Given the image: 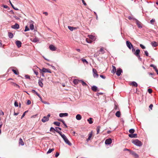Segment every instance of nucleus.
Instances as JSON below:
<instances>
[{
    "label": "nucleus",
    "mask_w": 158,
    "mask_h": 158,
    "mask_svg": "<svg viewBox=\"0 0 158 158\" xmlns=\"http://www.w3.org/2000/svg\"><path fill=\"white\" fill-rule=\"evenodd\" d=\"M60 135L61 136V137L64 139V142L66 144H68L69 146H71L72 145V143L69 142L65 135L62 134V133L60 134Z\"/></svg>",
    "instance_id": "nucleus-1"
},
{
    "label": "nucleus",
    "mask_w": 158,
    "mask_h": 158,
    "mask_svg": "<svg viewBox=\"0 0 158 158\" xmlns=\"http://www.w3.org/2000/svg\"><path fill=\"white\" fill-rule=\"evenodd\" d=\"M132 143L135 145L139 147L141 146L143 144L142 143L137 139L132 140Z\"/></svg>",
    "instance_id": "nucleus-2"
},
{
    "label": "nucleus",
    "mask_w": 158,
    "mask_h": 158,
    "mask_svg": "<svg viewBox=\"0 0 158 158\" xmlns=\"http://www.w3.org/2000/svg\"><path fill=\"white\" fill-rule=\"evenodd\" d=\"M93 73L94 77L97 78L98 77V75L97 73V70L95 69H93Z\"/></svg>",
    "instance_id": "nucleus-3"
},
{
    "label": "nucleus",
    "mask_w": 158,
    "mask_h": 158,
    "mask_svg": "<svg viewBox=\"0 0 158 158\" xmlns=\"http://www.w3.org/2000/svg\"><path fill=\"white\" fill-rule=\"evenodd\" d=\"M41 71L43 73H51V71L49 69H46L45 68H43L42 69H40Z\"/></svg>",
    "instance_id": "nucleus-4"
},
{
    "label": "nucleus",
    "mask_w": 158,
    "mask_h": 158,
    "mask_svg": "<svg viewBox=\"0 0 158 158\" xmlns=\"http://www.w3.org/2000/svg\"><path fill=\"white\" fill-rule=\"evenodd\" d=\"M133 19L135 20L136 23L139 28H141L142 27V26L141 25L140 22L139 21L135 19Z\"/></svg>",
    "instance_id": "nucleus-5"
},
{
    "label": "nucleus",
    "mask_w": 158,
    "mask_h": 158,
    "mask_svg": "<svg viewBox=\"0 0 158 158\" xmlns=\"http://www.w3.org/2000/svg\"><path fill=\"white\" fill-rule=\"evenodd\" d=\"M126 45L128 48L131 49V47L133 46L130 42L128 41H126Z\"/></svg>",
    "instance_id": "nucleus-6"
},
{
    "label": "nucleus",
    "mask_w": 158,
    "mask_h": 158,
    "mask_svg": "<svg viewBox=\"0 0 158 158\" xmlns=\"http://www.w3.org/2000/svg\"><path fill=\"white\" fill-rule=\"evenodd\" d=\"M122 72V70L121 69L119 68L116 71V74L118 76H119L120 75L121 73Z\"/></svg>",
    "instance_id": "nucleus-7"
},
{
    "label": "nucleus",
    "mask_w": 158,
    "mask_h": 158,
    "mask_svg": "<svg viewBox=\"0 0 158 158\" xmlns=\"http://www.w3.org/2000/svg\"><path fill=\"white\" fill-rule=\"evenodd\" d=\"M50 49L52 51L56 50V48L53 45L51 44L49 46Z\"/></svg>",
    "instance_id": "nucleus-8"
},
{
    "label": "nucleus",
    "mask_w": 158,
    "mask_h": 158,
    "mask_svg": "<svg viewBox=\"0 0 158 158\" xmlns=\"http://www.w3.org/2000/svg\"><path fill=\"white\" fill-rule=\"evenodd\" d=\"M112 143V140L110 138L106 139L105 141V143L106 144H110Z\"/></svg>",
    "instance_id": "nucleus-9"
},
{
    "label": "nucleus",
    "mask_w": 158,
    "mask_h": 158,
    "mask_svg": "<svg viewBox=\"0 0 158 158\" xmlns=\"http://www.w3.org/2000/svg\"><path fill=\"white\" fill-rule=\"evenodd\" d=\"M43 80V79L42 78H40L39 80L38 84L41 87H42L43 86V84L42 82V81Z\"/></svg>",
    "instance_id": "nucleus-10"
},
{
    "label": "nucleus",
    "mask_w": 158,
    "mask_h": 158,
    "mask_svg": "<svg viewBox=\"0 0 158 158\" xmlns=\"http://www.w3.org/2000/svg\"><path fill=\"white\" fill-rule=\"evenodd\" d=\"M11 28L15 29H18L19 28V25L17 23H15L14 25L11 26Z\"/></svg>",
    "instance_id": "nucleus-11"
},
{
    "label": "nucleus",
    "mask_w": 158,
    "mask_h": 158,
    "mask_svg": "<svg viewBox=\"0 0 158 158\" xmlns=\"http://www.w3.org/2000/svg\"><path fill=\"white\" fill-rule=\"evenodd\" d=\"M68 115L67 113H61L59 114V115L60 117H63L67 116Z\"/></svg>",
    "instance_id": "nucleus-12"
},
{
    "label": "nucleus",
    "mask_w": 158,
    "mask_h": 158,
    "mask_svg": "<svg viewBox=\"0 0 158 158\" xmlns=\"http://www.w3.org/2000/svg\"><path fill=\"white\" fill-rule=\"evenodd\" d=\"M15 43H16L17 46L18 48H19L21 47L22 43L20 41H19V40L16 41L15 42Z\"/></svg>",
    "instance_id": "nucleus-13"
},
{
    "label": "nucleus",
    "mask_w": 158,
    "mask_h": 158,
    "mask_svg": "<svg viewBox=\"0 0 158 158\" xmlns=\"http://www.w3.org/2000/svg\"><path fill=\"white\" fill-rule=\"evenodd\" d=\"M49 118L46 116H44L41 120L42 121L43 123H45L48 121Z\"/></svg>",
    "instance_id": "nucleus-14"
},
{
    "label": "nucleus",
    "mask_w": 158,
    "mask_h": 158,
    "mask_svg": "<svg viewBox=\"0 0 158 158\" xmlns=\"http://www.w3.org/2000/svg\"><path fill=\"white\" fill-rule=\"evenodd\" d=\"M59 130H61V128L59 127H55V131H56L57 133H58L59 134H60H60H61L62 133L61 132L59 131Z\"/></svg>",
    "instance_id": "nucleus-15"
},
{
    "label": "nucleus",
    "mask_w": 158,
    "mask_h": 158,
    "mask_svg": "<svg viewBox=\"0 0 158 158\" xmlns=\"http://www.w3.org/2000/svg\"><path fill=\"white\" fill-rule=\"evenodd\" d=\"M128 136L130 137L131 138H136L137 137V134H129Z\"/></svg>",
    "instance_id": "nucleus-16"
},
{
    "label": "nucleus",
    "mask_w": 158,
    "mask_h": 158,
    "mask_svg": "<svg viewBox=\"0 0 158 158\" xmlns=\"http://www.w3.org/2000/svg\"><path fill=\"white\" fill-rule=\"evenodd\" d=\"M11 83L12 85H13V86H14L16 87V88H19V89L20 88V86L19 85H18V84H16V83H15L14 82H11Z\"/></svg>",
    "instance_id": "nucleus-17"
},
{
    "label": "nucleus",
    "mask_w": 158,
    "mask_h": 158,
    "mask_svg": "<svg viewBox=\"0 0 158 158\" xmlns=\"http://www.w3.org/2000/svg\"><path fill=\"white\" fill-rule=\"evenodd\" d=\"M130 153L136 158H138L139 157L138 155L134 151H131Z\"/></svg>",
    "instance_id": "nucleus-18"
},
{
    "label": "nucleus",
    "mask_w": 158,
    "mask_h": 158,
    "mask_svg": "<svg viewBox=\"0 0 158 158\" xmlns=\"http://www.w3.org/2000/svg\"><path fill=\"white\" fill-rule=\"evenodd\" d=\"M81 116L80 114H78L76 116V118L77 120H80L81 119Z\"/></svg>",
    "instance_id": "nucleus-19"
},
{
    "label": "nucleus",
    "mask_w": 158,
    "mask_h": 158,
    "mask_svg": "<svg viewBox=\"0 0 158 158\" xmlns=\"http://www.w3.org/2000/svg\"><path fill=\"white\" fill-rule=\"evenodd\" d=\"M140 50L139 49H137L134 53V54L136 56L139 55Z\"/></svg>",
    "instance_id": "nucleus-20"
},
{
    "label": "nucleus",
    "mask_w": 158,
    "mask_h": 158,
    "mask_svg": "<svg viewBox=\"0 0 158 158\" xmlns=\"http://www.w3.org/2000/svg\"><path fill=\"white\" fill-rule=\"evenodd\" d=\"M79 82H80V80H78L77 79H74L73 81V83L75 85H77Z\"/></svg>",
    "instance_id": "nucleus-21"
},
{
    "label": "nucleus",
    "mask_w": 158,
    "mask_h": 158,
    "mask_svg": "<svg viewBox=\"0 0 158 158\" xmlns=\"http://www.w3.org/2000/svg\"><path fill=\"white\" fill-rule=\"evenodd\" d=\"M91 89L92 90L96 92L97 91L98 88L95 85H93L91 88Z\"/></svg>",
    "instance_id": "nucleus-22"
},
{
    "label": "nucleus",
    "mask_w": 158,
    "mask_h": 158,
    "mask_svg": "<svg viewBox=\"0 0 158 158\" xmlns=\"http://www.w3.org/2000/svg\"><path fill=\"white\" fill-rule=\"evenodd\" d=\"M131 85L133 86H135V87H137L138 86V84H137V83L135 82V81H132V82L131 83Z\"/></svg>",
    "instance_id": "nucleus-23"
},
{
    "label": "nucleus",
    "mask_w": 158,
    "mask_h": 158,
    "mask_svg": "<svg viewBox=\"0 0 158 158\" xmlns=\"http://www.w3.org/2000/svg\"><path fill=\"white\" fill-rule=\"evenodd\" d=\"M151 44L152 47H156L157 46V44L156 42L155 41H153L151 43Z\"/></svg>",
    "instance_id": "nucleus-24"
},
{
    "label": "nucleus",
    "mask_w": 158,
    "mask_h": 158,
    "mask_svg": "<svg viewBox=\"0 0 158 158\" xmlns=\"http://www.w3.org/2000/svg\"><path fill=\"white\" fill-rule=\"evenodd\" d=\"M19 143L22 146H23L24 145V142L23 141L22 139L21 138L19 139Z\"/></svg>",
    "instance_id": "nucleus-25"
},
{
    "label": "nucleus",
    "mask_w": 158,
    "mask_h": 158,
    "mask_svg": "<svg viewBox=\"0 0 158 158\" xmlns=\"http://www.w3.org/2000/svg\"><path fill=\"white\" fill-rule=\"evenodd\" d=\"M92 118H90L87 119V121L90 124H91L93 123V121H92Z\"/></svg>",
    "instance_id": "nucleus-26"
},
{
    "label": "nucleus",
    "mask_w": 158,
    "mask_h": 158,
    "mask_svg": "<svg viewBox=\"0 0 158 158\" xmlns=\"http://www.w3.org/2000/svg\"><path fill=\"white\" fill-rule=\"evenodd\" d=\"M112 68H113V69H112V71H111V73H114L116 72V68L114 66H113V65H112Z\"/></svg>",
    "instance_id": "nucleus-27"
},
{
    "label": "nucleus",
    "mask_w": 158,
    "mask_h": 158,
    "mask_svg": "<svg viewBox=\"0 0 158 158\" xmlns=\"http://www.w3.org/2000/svg\"><path fill=\"white\" fill-rule=\"evenodd\" d=\"M120 111H118L115 114L116 116L118 117H119L120 116Z\"/></svg>",
    "instance_id": "nucleus-28"
},
{
    "label": "nucleus",
    "mask_w": 158,
    "mask_h": 158,
    "mask_svg": "<svg viewBox=\"0 0 158 158\" xmlns=\"http://www.w3.org/2000/svg\"><path fill=\"white\" fill-rule=\"evenodd\" d=\"M68 28L71 31H73V30L76 29L75 27H74L70 26H68Z\"/></svg>",
    "instance_id": "nucleus-29"
},
{
    "label": "nucleus",
    "mask_w": 158,
    "mask_h": 158,
    "mask_svg": "<svg viewBox=\"0 0 158 158\" xmlns=\"http://www.w3.org/2000/svg\"><path fill=\"white\" fill-rule=\"evenodd\" d=\"M8 35L9 37L10 38H13V35L12 33L10 32H9L8 33Z\"/></svg>",
    "instance_id": "nucleus-30"
},
{
    "label": "nucleus",
    "mask_w": 158,
    "mask_h": 158,
    "mask_svg": "<svg viewBox=\"0 0 158 158\" xmlns=\"http://www.w3.org/2000/svg\"><path fill=\"white\" fill-rule=\"evenodd\" d=\"M29 27L31 30H33L34 28V26L33 23H30L29 25Z\"/></svg>",
    "instance_id": "nucleus-31"
},
{
    "label": "nucleus",
    "mask_w": 158,
    "mask_h": 158,
    "mask_svg": "<svg viewBox=\"0 0 158 158\" xmlns=\"http://www.w3.org/2000/svg\"><path fill=\"white\" fill-rule=\"evenodd\" d=\"M32 91L33 93H34L38 97H40V95L37 92H36L35 90H34V89L32 90Z\"/></svg>",
    "instance_id": "nucleus-32"
},
{
    "label": "nucleus",
    "mask_w": 158,
    "mask_h": 158,
    "mask_svg": "<svg viewBox=\"0 0 158 158\" xmlns=\"http://www.w3.org/2000/svg\"><path fill=\"white\" fill-rule=\"evenodd\" d=\"M80 82H81L82 84V85L83 86H85H85H86V85H87V84L84 81H83L82 80H80Z\"/></svg>",
    "instance_id": "nucleus-33"
},
{
    "label": "nucleus",
    "mask_w": 158,
    "mask_h": 158,
    "mask_svg": "<svg viewBox=\"0 0 158 158\" xmlns=\"http://www.w3.org/2000/svg\"><path fill=\"white\" fill-rule=\"evenodd\" d=\"M53 124H55V125L58 126H60V123L57 122H54Z\"/></svg>",
    "instance_id": "nucleus-34"
},
{
    "label": "nucleus",
    "mask_w": 158,
    "mask_h": 158,
    "mask_svg": "<svg viewBox=\"0 0 158 158\" xmlns=\"http://www.w3.org/2000/svg\"><path fill=\"white\" fill-rule=\"evenodd\" d=\"M54 150V148L49 149L48 151L47 152V154L51 153Z\"/></svg>",
    "instance_id": "nucleus-35"
},
{
    "label": "nucleus",
    "mask_w": 158,
    "mask_h": 158,
    "mask_svg": "<svg viewBox=\"0 0 158 158\" xmlns=\"http://www.w3.org/2000/svg\"><path fill=\"white\" fill-rule=\"evenodd\" d=\"M92 134L91 133L89 134L88 137V139H87V141L89 140L92 137Z\"/></svg>",
    "instance_id": "nucleus-36"
},
{
    "label": "nucleus",
    "mask_w": 158,
    "mask_h": 158,
    "mask_svg": "<svg viewBox=\"0 0 158 158\" xmlns=\"http://www.w3.org/2000/svg\"><path fill=\"white\" fill-rule=\"evenodd\" d=\"M129 131L131 133V134H133L135 132V130L133 129H131L129 130Z\"/></svg>",
    "instance_id": "nucleus-37"
},
{
    "label": "nucleus",
    "mask_w": 158,
    "mask_h": 158,
    "mask_svg": "<svg viewBox=\"0 0 158 158\" xmlns=\"http://www.w3.org/2000/svg\"><path fill=\"white\" fill-rule=\"evenodd\" d=\"M100 126H98L97 127V134H98L99 132L100 129Z\"/></svg>",
    "instance_id": "nucleus-38"
},
{
    "label": "nucleus",
    "mask_w": 158,
    "mask_h": 158,
    "mask_svg": "<svg viewBox=\"0 0 158 158\" xmlns=\"http://www.w3.org/2000/svg\"><path fill=\"white\" fill-rule=\"evenodd\" d=\"M150 67H153L155 70L157 69V68L156 66L153 64H151L150 65Z\"/></svg>",
    "instance_id": "nucleus-39"
},
{
    "label": "nucleus",
    "mask_w": 158,
    "mask_h": 158,
    "mask_svg": "<svg viewBox=\"0 0 158 158\" xmlns=\"http://www.w3.org/2000/svg\"><path fill=\"white\" fill-rule=\"evenodd\" d=\"M39 41V40L38 39V38H35L33 39V41L34 42L36 43Z\"/></svg>",
    "instance_id": "nucleus-40"
},
{
    "label": "nucleus",
    "mask_w": 158,
    "mask_h": 158,
    "mask_svg": "<svg viewBox=\"0 0 158 158\" xmlns=\"http://www.w3.org/2000/svg\"><path fill=\"white\" fill-rule=\"evenodd\" d=\"M81 60L83 63H86V64H88V62L85 59L82 58Z\"/></svg>",
    "instance_id": "nucleus-41"
},
{
    "label": "nucleus",
    "mask_w": 158,
    "mask_h": 158,
    "mask_svg": "<svg viewBox=\"0 0 158 158\" xmlns=\"http://www.w3.org/2000/svg\"><path fill=\"white\" fill-rule=\"evenodd\" d=\"M12 71L15 75H18L19 74V73L17 72L15 70L13 69Z\"/></svg>",
    "instance_id": "nucleus-42"
},
{
    "label": "nucleus",
    "mask_w": 158,
    "mask_h": 158,
    "mask_svg": "<svg viewBox=\"0 0 158 158\" xmlns=\"http://www.w3.org/2000/svg\"><path fill=\"white\" fill-rule=\"evenodd\" d=\"M29 30V29L28 28V27L27 26H26L25 27V29L24 30V31L26 32V31H28Z\"/></svg>",
    "instance_id": "nucleus-43"
},
{
    "label": "nucleus",
    "mask_w": 158,
    "mask_h": 158,
    "mask_svg": "<svg viewBox=\"0 0 158 158\" xmlns=\"http://www.w3.org/2000/svg\"><path fill=\"white\" fill-rule=\"evenodd\" d=\"M100 51L102 52V53L103 54L104 53V51L102 48H101L100 49Z\"/></svg>",
    "instance_id": "nucleus-44"
},
{
    "label": "nucleus",
    "mask_w": 158,
    "mask_h": 158,
    "mask_svg": "<svg viewBox=\"0 0 158 158\" xmlns=\"http://www.w3.org/2000/svg\"><path fill=\"white\" fill-rule=\"evenodd\" d=\"M86 42L89 43H91L92 42V41L89 40L88 39H86Z\"/></svg>",
    "instance_id": "nucleus-45"
},
{
    "label": "nucleus",
    "mask_w": 158,
    "mask_h": 158,
    "mask_svg": "<svg viewBox=\"0 0 158 158\" xmlns=\"http://www.w3.org/2000/svg\"><path fill=\"white\" fill-rule=\"evenodd\" d=\"M148 92L149 94H151L152 92V89H151L150 88L148 89Z\"/></svg>",
    "instance_id": "nucleus-46"
},
{
    "label": "nucleus",
    "mask_w": 158,
    "mask_h": 158,
    "mask_svg": "<svg viewBox=\"0 0 158 158\" xmlns=\"http://www.w3.org/2000/svg\"><path fill=\"white\" fill-rule=\"evenodd\" d=\"M31 104V101L30 100H27V104L28 105H30Z\"/></svg>",
    "instance_id": "nucleus-47"
},
{
    "label": "nucleus",
    "mask_w": 158,
    "mask_h": 158,
    "mask_svg": "<svg viewBox=\"0 0 158 158\" xmlns=\"http://www.w3.org/2000/svg\"><path fill=\"white\" fill-rule=\"evenodd\" d=\"M140 46L143 49H145V47L142 44H140Z\"/></svg>",
    "instance_id": "nucleus-48"
},
{
    "label": "nucleus",
    "mask_w": 158,
    "mask_h": 158,
    "mask_svg": "<svg viewBox=\"0 0 158 158\" xmlns=\"http://www.w3.org/2000/svg\"><path fill=\"white\" fill-rule=\"evenodd\" d=\"M88 37L89 38L93 39L94 38V36L92 35H89Z\"/></svg>",
    "instance_id": "nucleus-49"
},
{
    "label": "nucleus",
    "mask_w": 158,
    "mask_h": 158,
    "mask_svg": "<svg viewBox=\"0 0 158 158\" xmlns=\"http://www.w3.org/2000/svg\"><path fill=\"white\" fill-rule=\"evenodd\" d=\"M50 131H55V128H54L53 127H51V128L50 129Z\"/></svg>",
    "instance_id": "nucleus-50"
},
{
    "label": "nucleus",
    "mask_w": 158,
    "mask_h": 158,
    "mask_svg": "<svg viewBox=\"0 0 158 158\" xmlns=\"http://www.w3.org/2000/svg\"><path fill=\"white\" fill-rule=\"evenodd\" d=\"M14 105L16 107H18V103L16 101L15 102Z\"/></svg>",
    "instance_id": "nucleus-51"
},
{
    "label": "nucleus",
    "mask_w": 158,
    "mask_h": 158,
    "mask_svg": "<svg viewBox=\"0 0 158 158\" xmlns=\"http://www.w3.org/2000/svg\"><path fill=\"white\" fill-rule=\"evenodd\" d=\"M144 52H145V55H146V56H148V53L147 51H145Z\"/></svg>",
    "instance_id": "nucleus-52"
},
{
    "label": "nucleus",
    "mask_w": 158,
    "mask_h": 158,
    "mask_svg": "<svg viewBox=\"0 0 158 158\" xmlns=\"http://www.w3.org/2000/svg\"><path fill=\"white\" fill-rule=\"evenodd\" d=\"M25 78L27 79H30V76L27 75H25Z\"/></svg>",
    "instance_id": "nucleus-53"
},
{
    "label": "nucleus",
    "mask_w": 158,
    "mask_h": 158,
    "mask_svg": "<svg viewBox=\"0 0 158 158\" xmlns=\"http://www.w3.org/2000/svg\"><path fill=\"white\" fill-rule=\"evenodd\" d=\"M153 107V105L152 104H151L149 106V108L151 109H152V108Z\"/></svg>",
    "instance_id": "nucleus-54"
},
{
    "label": "nucleus",
    "mask_w": 158,
    "mask_h": 158,
    "mask_svg": "<svg viewBox=\"0 0 158 158\" xmlns=\"http://www.w3.org/2000/svg\"><path fill=\"white\" fill-rule=\"evenodd\" d=\"M155 21V20L154 19H152L150 21V23L151 24L153 23H154Z\"/></svg>",
    "instance_id": "nucleus-55"
},
{
    "label": "nucleus",
    "mask_w": 158,
    "mask_h": 158,
    "mask_svg": "<svg viewBox=\"0 0 158 158\" xmlns=\"http://www.w3.org/2000/svg\"><path fill=\"white\" fill-rule=\"evenodd\" d=\"M100 77H101L103 79H105L106 78V77L103 76V75H100Z\"/></svg>",
    "instance_id": "nucleus-56"
},
{
    "label": "nucleus",
    "mask_w": 158,
    "mask_h": 158,
    "mask_svg": "<svg viewBox=\"0 0 158 158\" xmlns=\"http://www.w3.org/2000/svg\"><path fill=\"white\" fill-rule=\"evenodd\" d=\"M123 151H129L130 152V153H131V151L130 149H127V148H125V149H124V150H123Z\"/></svg>",
    "instance_id": "nucleus-57"
},
{
    "label": "nucleus",
    "mask_w": 158,
    "mask_h": 158,
    "mask_svg": "<svg viewBox=\"0 0 158 158\" xmlns=\"http://www.w3.org/2000/svg\"><path fill=\"white\" fill-rule=\"evenodd\" d=\"M58 120L61 122L63 123L64 122V121L63 120H62L61 119H58Z\"/></svg>",
    "instance_id": "nucleus-58"
},
{
    "label": "nucleus",
    "mask_w": 158,
    "mask_h": 158,
    "mask_svg": "<svg viewBox=\"0 0 158 158\" xmlns=\"http://www.w3.org/2000/svg\"><path fill=\"white\" fill-rule=\"evenodd\" d=\"M25 113H26V112H24L23 114V115H22V116H21V119H22L24 116L25 115Z\"/></svg>",
    "instance_id": "nucleus-59"
},
{
    "label": "nucleus",
    "mask_w": 158,
    "mask_h": 158,
    "mask_svg": "<svg viewBox=\"0 0 158 158\" xmlns=\"http://www.w3.org/2000/svg\"><path fill=\"white\" fill-rule=\"evenodd\" d=\"M59 153L58 152H56L55 155V157H57L59 156Z\"/></svg>",
    "instance_id": "nucleus-60"
},
{
    "label": "nucleus",
    "mask_w": 158,
    "mask_h": 158,
    "mask_svg": "<svg viewBox=\"0 0 158 158\" xmlns=\"http://www.w3.org/2000/svg\"><path fill=\"white\" fill-rule=\"evenodd\" d=\"M82 2L83 3V4H84V6H86V3L85 2L84 0H83V1H82Z\"/></svg>",
    "instance_id": "nucleus-61"
},
{
    "label": "nucleus",
    "mask_w": 158,
    "mask_h": 158,
    "mask_svg": "<svg viewBox=\"0 0 158 158\" xmlns=\"http://www.w3.org/2000/svg\"><path fill=\"white\" fill-rule=\"evenodd\" d=\"M9 2L10 4V5H11V6L12 7V8H14V5L12 4V3L11 2V1H10V0H9Z\"/></svg>",
    "instance_id": "nucleus-62"
},
{
    "label": "nucleus",
    "mask_w": 158,
    "mask_h": 158,
    "mask_svg": "<svg viewBox=\"0 0 158 158\" xmlns=\"http://www.w3.org/2000/svg\"><path fill=\"white\" fill-rule=\"evenodd\" d=\"M137 56L138 57V58L141 61L142 60V59L140 58V56L139 55Z\"/></svg>",
    "instance_id": "nucleus-63"
},
{
    "label": "nucleus",
    "mask_w": 158,
    "mask_h": 158,
    "mask_svg": "<svg viewBox=\"0 0 158 158\" xmlns=\"http://www.w3.org/2000/svg\"><path fill=\"white\" fill-rule=\"evenodd\" d=\"M34 73L36 75H38L39 74L38 72L35 71H34Z\"/></svg>",
    "instance_id": "nucleus-64"
}]
</instances>
